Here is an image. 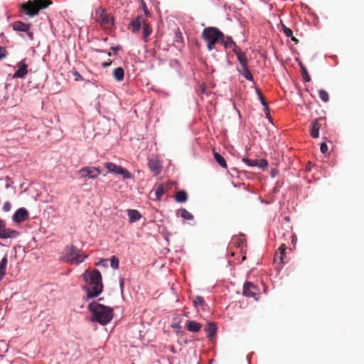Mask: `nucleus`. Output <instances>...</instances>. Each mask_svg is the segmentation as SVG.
Masks as SVG:
<instances>
[{"label": "nucleus", "instance_id": "1", "mask_svg": "<svg viewBox=\"0 0 364 364\" xmlns=\"http://www.w3.org/2000/svg\"><path fill=\"white\" fill-rule=\"evenodd\" d=\"M82 276L87 285L86 287L87 298L90 299L99 296L103 290L100 272L97 269H94L92 271L86 270Z\"/></svg>", "mask_w": 364, "mask_h": 364}, {"label": "nucleus", "instance_id": "2", "mask_svg": "<svg viewBox=\"0 0 364 364\" xmlns=\"http://www.w3.org/2000/svg\"><path fill=\"white\" fill-rule=\"evenodd\" d=\"M88 309L92 313L91 321L101 325H106L113 318V309L103 304L92 302L88 305Z\"/></svg>", "mask_w": 364, "mask_h": 364}, {"label": "nucleus", "instance_id": "3", "mask_svg": "<svg viewBox=\"0 0 364 364\" xmlns=\"http://www.w3.org/2000/svg\"><path fill=\"white\" fill-rule=\"evenodd\" d=\"M53 4L51 0H28L19 6V11L32 18Z\"/></svg>", "mask_w": 364, "mask_h": 364}, {"label": "nucleus", "instance_id": "4", "mask_svg": "<svg viewBox=\"0 0 364 364\" xmlns=\"http://www.w3.org/2000/svg\"><path fill=\"white\" fill-rule=\"evenodd\" d=\"M201 37L207 43L208 50L210 51L215 48L216 43H220L224 34L218 28L210 26L203 29Z\"/></svg>", "mask_w": 364, "mask_h": 364}, {"label": "nucleus", "instance_id": "5", "mask_svg": "<svg viewBox=\"0 0 364 364\" xmlns=\"http://www.w3.org/2000/svg\"><path fill=\"white\" fill-rule=\"evenodd\" d=\"M141 28L143 29V39L145 42H147L148 37L151 35L152 29L146 22L143 16L141 15L130 22L129 28L132 29L133 33H138Z\"/></svg>", "mask_w": 364, "mask_h": 364}, {"label": "nucleus", "instance_id": "6", "mask_svg": "<svg viewBox=\"0 0 364 364\" xmlns=\"http://www.w3.org/2000/svg\"><path fill=\"white\" fill-rule=\"evenodd\" d=\"M87 257V255L82 252L76 247L72 245L67 247V252L62 260L66 262H70L75 264H79Z\"/></svg>", "mask_w": 364, "mask_h": 364}, {"label": "nucleus", "instance_id": "7", "mask_svg": "<svg viewBox=\"0 0 364 364\" xmlns=\"http://www.w3.org/2000/svg\"><path fill=\"white\" fill-rule=\"evenodd\" d=\"M95 19L105 29H110L114 25V17L102 7L95 10Z\"/></svg>", "mask_w": 364, "mask_h": 364}, {"label": "nucleus", "instance_id": "8", "mask_svg": "<svg viewBox=\"0 0 364 364\" xmlns=\"http://www.w3.org/2000/svg\"><path fill=\"white\" fill-rule=\"evenodd\" d=\"M237 58L240 62V67L237 68L239 73L242 75L247 80L252 81L253 75L248 69V60L243 51H237Z\"/></svg>", "mask_w": 364, "mask_h": 364}, {"label": "nucleus", "instance_id": "9", "mask_svg": "<svg viewBox=\"0 0 364 364\" xmlns=\"http://www.w3.org/2000/svg\"><path fill=\"white\" fill-rule=\"evenodd\" d=\"M105 167L107 169L108 172L122 175L124 179H128L132 177V174L127 169L122 166H117L114 163L107 162L105 164Z\"/></svg>", "mask_w": 364, "mask_h": 364}, {"label": "nucleus", "instance_id": "10", "mask_svg": "<svg viewBox=\"0 0 364 364\" xmlns=\"http://www.w3.org/2000/svg\"><path fill=\"white\" fill-rule=\"evenodd\" d=\"M12 28L16 32H24L30 40H33L34 35L31 31V24L26 23L21 21H14L11 24Z\"/></svg>", "mask_w": 364, "mask_h": 364}, {"label": "nucleus", "instance_id": "11", "mask_svg": "<svg viewBox=\"0 0 364 364\" xmlns=\"http://www.w3.org/2000/svg\"><path fill=\"white\" fill-rule=\"evenodd\" d=\"M81 178H96L101 174V170L94 166L83 167L78 171Z\"/></svg>", "mask_w": 364, "mask_h": 364}, {"label": "nucleus", "instance_id": "12", "mask_svg": "<svg viewBox=\"0 0 364 364\" xmlns=\"http://www.w3.org/2000/svg\"><path fill=\"white\" fill-rule=\"evenodd\" d=\"M25 59L21 60L19 63H18L17 64V67H18V69L14 73V75H13V77L14 78H24L25 76L27 75L28 73V65L27 64L25 63Z\"/></svg>", "mask_w": 364, "mask_h": 364}, {"label": "nucleus", "instance_id": "13", "mask_svg": "<svg viewBox=\"0 0 364 364\" xmlns=\"http://www.w3.org/2000/svg\"><path fill=\"white\" fill-rule=\"evenodd\" d=\"M286 258V245L282 244L274 254V263L282 264L285 262Z\"/></svg>", "mask_w": 364, "mask_h": 364}, {"label": "nucleus", "instance_id": "14", "mask_svg": "<svg viewBox=\"0 0 364 364\" xmlns=\"http://www.w3.org/2000/svg\"><path fill=\"white\" fill-rule=\"evenodd\" d=\"M28 218V212L24 208L18 209L14 214L12 219L16 223H22Z\"/></svg>", "mask_w": 364, "mask_h": 364}, {"label": "nucleus", "instance_id": "15", "mask_svg": "<svg viewBox=\"0 0 364 364\" xmlns=\"http://www.w3.org/2000/svg\"><path fill=\"white\" fill-rule=\"evenodd\" d=\"M220 43H222L225 48H232V50L236 55L237 50L242 51L240 48H238L235 45V43L233 41L232 38L229 36L225 37L224 36V37L220 41Z\"/></svg>", "mask_w": 364, "mask_h": 364}, {"label": "nucleus", "instance_id": "16", "mask_svg": "<svg viewBox=\"0 0 364 364\" xmlns=\"http://www.w3.org/2000/svg\"><path fill=\"white\" fill-rule=\"evenodd\" d=\"M170 189V185L168 183H161L155 190V198H152L155 200H161L162 196Z\"/></svg>", "mask_w": 364, "mask_h": 364}, {"label": "nucleus", "instance_id": "17", "mask_svg": "<svg viewBox=\"0 0 364 364\" xmlns=\"http://www.w3.org/2000/svg\"><path fill=\"white\" fill-rule=\"evenodd\" d=\"M257 287L255 284L247 282L244 284L243 294L248 297H255L257 294Z\"/></svg>", "mask_w": 364, "mask_h": 364}, {"label": "nucleus", "instance_id": "18", "mask_svg": "<svg viewBox=\"0 0 364 364\" xmlns=\"http://www.w3.org/2000/svg\"><path fill=\"white\" fill-rule=\"evenodd\" d=\"M18 232L14 230H11L6 228V225L2 228L0 232V238L1 239H7V238H14L17 235H18Z\"/></svg>", "mask_w": 364, "mask_h": 364}, {"label": "nucleus", "instance_id": "19", "mask_svg": "<svg viewBox=\"0 0 364 364\" xmlns=\"http://www.w3.org/2000/svg\"><path fill=\"white\" fill-rule=\"evenodd\" d=\"M149 168L154 175H158L161 171V164L159 161L154 157L149 161Z\"/></svg>", "mask_w": 364, "mask_h": 364}, {"label": "nucleus", "instance_id": "20", "mask_svg": "<svg viewBox=\"0 0 364 364\" xmlns=\"http://www.w3.org/2000/svg\"><path fill=\"white\" fill-rule=\"evenodd\" d=\"M186 327L188 331L196 333L200 330L202 325L195 321H187L186 323Z\"/></svg>", "mask_w": 364, "mask_h": 364}, {"label": "nucleus", "instance_id": "21", "mask_svg": "<svg viewBox=\"0 0 364 364\" xmlns=\"http://www.w3.org/2000/svg\"><path fill=\"white\" fill-rule=\"evenodd\" d=\"M127 212L130 223H134L141 218V215L136 210H128Z\"/></svg>", "mask_w": 364, "mask_h": 364}, {"label": "nucleus", "instance_id": "22", "mask_svg": "<svg viewBox=\"0 0 364 364\" xmlns=\"http://www.w3.org/2000/svg\"><path fill=\"white\" fill-rule=\"evenodd\" d=\"M112 75H113L114 78L117 81L121 82L123 80L124 77V70L121 67L117 68L114 70Z\"/></svg>", "mask_w": 364, "mask_h": 364}, {"label": "nucleus", "instance_id": "23", "mask_svg": "<svg viewBox=\"0 0 364 364\" xmlns=\"http://www.w3.org/2000/svg\"><path fill=\"white\" fill-rule=\"evenodd\" d=\"M320 124L317 120H315L311 124V136L313 138H318L319 135Z\"/></svg>", "mask_w": 364, "mask_h": 364}, {"label": "nucleus", "instance_id": "24", "mask_svg": "<svg viewBox=\"0 0 364 364\" xmlns=\"http://www.w3.org/2000/svg\"><path fill=\"white\" fill-rule=\"evenodd\" d=\"M213 155H214V158H215V161L218 162V164L221 167L225 168H228L227 163L223 156H221L218 152L215 151V150H213Z\"/></svg>", "mask_w": 364, "mask_h": 364}, {"label": "nucleus", "instance_id": "25", "mask_svg": "<svg viewBox=\"0 0 364 364\" xmlns=\"http://www.w3.org/2000/svg\"><path fill=\"white\" fill-rule=\"evenodd\" d=\"M7 263L8 259L6 257H3L0 262V281L6 274Z\"/></svg>", "mask_w": 364, "mask_h": 364}, {"label": "nucleus", "instance_id": "26", "mask_svg": "<svg viewBox=\"0 0 364 364\" xmlns=\"http://www.w3.org/2000/svg\"><path fill=\"white\" fill-rule=\"evenodd\" d=\"M187 193L185 191H179L175 195V200L178 203H184L187 200Z\"/></svg>", "mask_w": 364, "mask_h": 364}, {"label": "nucleus", "instance_id": "27", "mask_svg": "<svg viewBox=\"0 0 364 364\" xmlns=\"http://www.w3.org/2000/svg\"><path fill=\"white\" fill-rule=\"evenodd\" d=\"M193 302L196 307L200 306L202 309H204L205 307L207 306L204 299L200 296H196Z\"/></svg>", "mask_w": 364, "mask_h": 364}, {"label": "nucleus", "instance_id": "28", "mask_svg": "<svg viewBox=\"0 0 364 364\" xmlns=\"http://www.w3.org/2000/svg\"><path fill=\"white\" fill-rule=\"evenodd\" d=\"M216 325L214 323H209L205 329L207 332L208 337H213L216 333Z\"/></svg>", "mask_w": 364, "mask_h": 364}, {"label": "nucleus", "instance_id": "29", "mask_svg": "<svg viewBox=\"0 0 364 364\" xmlns=\"http://www.w3.org/2000/svg\"><path fill=\"white\" fill-rule=\"evenodd\" d=\"M179 211L181 213V216L183 219L193 220V215L191 213H189L187 210H186L185 208H182Z\"/></svg>", "mask_w": 364, "mask_h": 364}, {"label": "nucleus", "instance_id": "30", "mask_svg": "<svg viewBox=\"0 0 364 364\" xmlns=\"http://www.w3.org/2000/svg\"><path fill=\"white\" fill-rule=\"evenodd\" d=\"M301 75L305 82H310L311 77L308 73L306 68L301 64Z\"/></svg>", "mask_w": 364, "mask_h": 364}, {"label": "nucleus", "instance_id": "31", "mask_svg": "<svg viewBox=\"0 0 364 364\" xmlns=\"http://www.w3.org/2000/svg\"><path fill=\"white\" fill-rule=\"evenodd\" d=\"M319 97L321 99L322 101L324 102H328L329 101V96L328 92L324 90H321L318 92Z\"/></svg>", "mask_w": 364, "mask_h": 364}, {"label": "nucleus", "instance_id": "32", "mask_svg": "<svg viewBox=\"0 0 364 364\" xmlns=\"http://www.w3.org/2000/svg\"><path fill=\"white\" fill-rule=\"evenodd\" d=\"M110 262H111V267L114 269H119V259L115 257V256H112L110 259Z\"/></svg>", "mask_w": 364, "mask_h": 364}, {"label": "nucleus", "instance_id": "33", "mask_svg": "<svg viewBox=\"0 0 364 364\" xmlns=\"http://www.w3.org/2000/svg\"><path fill=\"white\" fill-rule=\"evenodd\" d=\"M242 161L247 164L249 166H256L257 164V160H251L246 157H243Z\"/></svg>", "mask_w": 364, "mask_h": 364}, {"label": "nucleus", "instance_id": "34", "mask_svg": "<svg viewBox=\"0 0 364 364\" xmlns=\"http://www.w3.org/2000/svg\"><path fill=\"white\" fill-rule=\"evenodd\" d=\"M282 31L284 32V33L287 36V37H292V35H293V31L291 29H290L289 28L287 27L284 24H282Z\"/></svg>", "mask_w": 364, "mask_h": 364}, {"label": "nucleus", "instance_id": "35", "mask_svg": "<svg viewBox=\"0 0 364 364\" xmlns=\"http://www.w3.org/2000/svg\"><path fill=\"white\" fill-rule=\"evenodd\" d=\"M256 92H257V95H258V97H259V100H260L261 103L262 104V105H263L264 107L267 106V102H266V100H265V99H264V95H262V92L260 91V90L257 89Z\"/></svg>", "mask_w": 364, "mask_h": 364}, {"label": "nucleus", "instance_id": "36", "mask_svg": "<svg viewBox=\"0 0 364 364\" xmlns=\"http://www.w3.org/2000/svg\"><path fill=\"white\" fill-rule=\"evenodd\" d=\"M257 166H259V168L264 169L267 167L268 162L265 159H260L259 161L257 160Z\"/></svg>", "mask_w": 364, "mask_h": 364}, {"label": "nucleus", "instance_id": "37", "mask_svg": "<svg viewBox=\"0 0 364 364\" xmlns=\"http://www.w3.org/2000/svg\"><path fill=\"white\" fill-rule=\"evenodd\" d=\"M7 52L5 48L0 46V60L6 58Z\"/></svg>", "mask_w": 364, "mask_h": 364}, {"label": "nucleus", "instance_id": "38", "mask_svg": "<svg viewBox=\"0 0 364 364\" xmlns=\"http://www.w3.org/2000/svg\"><path fill=\"white\" fill-rule=\"evenodd\" d=\"M11 205L9 202L6 201L4 203L3 210L5 212L9 211L11 210Z\"/></svg>", "mask_w": 364, "mask_h": 364}, {"label": "nucleus", "instance_id": "39", "mask_svg": "<svg viewBox=\"0 0 364 364\" xmlns=\"http://www.w3.org/2000/svg\"><path fill=\"white\" fill-rule=\"evenodd\" d=\"M321 151L323 154H326L328 151V146L326 143H321L320 147Z\"/></svg>", "mask_w": 364, "mask_h": 364}, {"label": "nucleus", "instance_id": "40", "mask_svg": "<svg viewBox=\"0 0 364 364\" xmlns=\"http://www.w3.org/2000/svg\"><path fill=\"white\" fill-rule=\"evenodd\" d=\"M264 110L265 112L266 117L268 119H271V115H270V112H269V109L268 105L264 107Z\"/></svg>", "mask_w": 364, "mask_h": 364}, {"label": "nucleus", "instance_id": "41", "mask_svg": "<svg viewBox=\"0 0 364 364\" xmlns=\"http://www.w3.org/2000/svg\"><path fill=\"white\" fill-rule=\"evenodd\" d=\"M143 9H144V11L145 15H146V16H149V15H150V13H149V11H148V9H147V8H146V5H145V4H144V3H143Z\"/></svg>", "mask_w": 364, "mask_h": 364}, {"label": "nucleus", "instance_id": "42", "mask_svg": "<svg viewBox=\"0 0 364 364\" xmlns=\"http://www.w3.org/2000/svg\"><path fill=\"white\" fill-rule=\"evenodd\" d=\"M111 63H112V61L109 60L108 62H104V63H102V67H104V68H107V67L109 66V65H111Z\"/></svg>", "mask_w": 364, "mask_h": 364}, {"label": "nucleus", "instance_id": "43", "mask_svg": "<svg viewBox=\"0 0 364 364\" xmlns=\"http://www.w3.org/2000/svg\"><path fill=\"white\" fill-rule=\"evenodd\" d=\"M291 38V40L296 43L297 44L299 43V40L297 38H296L293 35H292V37H290Z\"/></svg>", "mask_w": 364, "mask_h": 364}]
</instances>
